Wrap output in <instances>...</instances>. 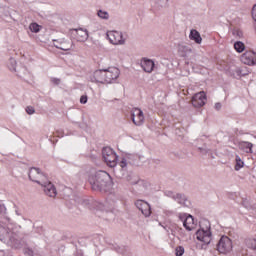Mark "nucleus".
I'll use <instances>...</instances> for the list:
<instances>
[{"label":"nucleus","instance_id":"obj_33","mask_svg":"<svg viewBox=\"0 0 256 256\" xmlns=\"http://www.w3.org/2000/svg\"><path fill=\"white\" fill-rule=\"evenodd\" d=\"M52 83L55 85H59L61 83V80L59 78H52Z\"/></svg>","mask_w":256,"mask_h":256},{"label":"nucleus","instance_id":"obj_29","mask_svg":"<svg viewBox=\"0 0 256 256\" xmlns=\"http://www.w3.org/2000/svg\"><path fill=\"white\" fill-rule=\"evenodd\" d=\"M189 215H187L186 213H179L178 214V218L180 219V221H185L187 219Z\"/></svg>","mask_w":256,"mask_h":256},{"label":"nucleus","instance_id":"obj_11","mask_svg":"<svg viewBox=\"0 0 256 256\" xmlns=\"http://www.w3.org/2000/svg\"><path fill=\"white\" fill-rule=\"evenodd\" d=\"M131 119L134 125L141 127V125L145 123V114L143 113V110L139 108H133L131 111Z\"/></svg>","mask_w":256,"mask_h":256},{"label":"nucleus","instance_id":"obj_37","mask_svg":"<svg viewBox=\"0 0 256 256\" xmlns=\"http://www.w3.org/2000/svg\"><path fill=\"white\" fill-rule=\"evenodd\" d=\"M244 207H246L247 209H249V206L247 205V202L243 203Z\"/></svg>","mask_w":256,"mask_h":256},{"label":"nucleus","instance_id":"obj_5","mask_svg":"<svg viewBox=\"0 0 256 256\" xmlns=\"http://www.w3.org/2000/svg\"><path fill=\"white\" fill-rule=\"evenodd\" d=\"M102 156L103 159L106 163V165H108V167H117V153H115L114 149H111L109 147H105L102 150Z\"/></svg>","mask_w":256,"mask_h":256},{"label":"nucleus","instance_id":"obj_8","mask_svg":"<svg viewBox=\"0 0 256 256\" xmlns=\"http://www.w3.org/2000/svg\"><path fill=\"white\" fill-rule=\"evenodd\" d=\"M165 195L166 197H170V199H174L181 207H191V201L184 194L167 191Z\"/></svg>","mask_w":256,"mask_h":256},{"label":"nucleus","instance_id":"obj_7","mask_svg":"<svg viewBox=\"0 0 256 256\" xmlns=\"http://www.w3.org/2000/svg\"><path fill=\"white\" fill-rule=\"evenodd\" d=\"M28 177H29L30 181H33L34 183H37L38 185H44L45 180L47 179L45 174L43 172H41V170L39 168H35V167L30 168Z\"/></svg>","mask_w":256,"mask_h":256},{"label":"nucleus","instance_id":"obj_20","mask_svg":"<svg viewBox=\"0 0 256 256\" xmlns=\"http://www.w3.org/2000/svg\"><path fill=\"white\" fill-rule=\"evenodd\" d=\"M245 245L256 251V234L245 239Z\"/></svg>","mask_w":256,"mask_h":256},{"label":"nucleus","instance_id":"obj_6","mask_svg":"<svg viewBox=\"0 0 256 256\" xmlns=\"http://www.w3.org/2000/svg\"><path fill=\"white\" fill-rule=\"evenodd\" d=\"M196 238L198 241H201L204 243V245H209L211 243L213 236L211 234V225H207L205 228L201 227L197 232H196Z\"/></svg>","mask_w":256,"mask_h":256},{"label":"nucleus","instance_id":"obj_15","mask_svg":"<svg viewBox=\"0 0 256 256\" xmlns=\"http://www.w3.org/2000/svg\"><path fill=\"white\" fill-rule=\"evenodd\" d=\"M135 206L139 211H141L142 215L145 217H149L151 215V205L143 200H137L135 202Z\"/></svg>","mask_w":256,"mask_h":256},{"label":"nucleus","instance_id":"obj_14","mask_svg":"<svg viewBox=\"0 0 256 256\" xmlns=\"http://www.w3.org/2000/svg\"><path fill=\"white\" fill-rule=\"evenodd\" d=\"M72 35L75 37L76 41L80 43H85V41L89 39V32L83 28L74 29Z\"/></svg>","mask_w":256,"mask_h":256},{"label":"nucleus","instance_id":"obj_26","mask_svg":"<svg viewBox=\"0 0 256 256\" xmlns=\"http://www.w3.org/2000/svg\"><path fill=\"white\" fill-rule=\"evenodd\" d=\"M233 35H234V37H237L238 39H243V31H241V30H234Z\"/></svg>","mask_w":256,"mask_h":256},{"label":"nucleus","instance_id":"obj_9","mask_svg":"<svg viewBox=\"0 0 256 256\" xmlns=\"http://www.w3.org/2000/svg\"><path fill=\"white\" fill-rule=\"evenodd\" d=\"M233 249V242L227 236H222L217 244V251L222 254L231 252Z\"/></svg>","mask_w":256,"mask_h":256},{"label":"nucleus","instance_id":"obj_25","mask_svg":"<svg viewBox=\"0 0 256 256\" xmlns=\"http://www.w3.org/2000/svg\"><path fill=\"white\" fill-rule=\"evenodd\" d=\"M175 255H176V256H183V255H185V247H183V246H177V247L175 248Z\"/></svg>","mask_w":256,"mask_h":256},{"label":"nucleus","instance_id":"obj_34","mask_svg":"<svg viewBox=\"0 0 256 256\" xmlns=\"http://www.w3.org/2000/svg\"><path fill=\"white\" fill-rule=\"evenodd\" d=\"M214 107H215L216 111H220L222 105H221V103H216Z\"/></svg>","mask_w":256,"mask_h":256},{"label":"nucleus","instance_id":"obj_35","mask_svg":"<svg viewBox=\"0 0 256 256\" xmlns=\"http://www.w3.org/2000/svg\"><path fill=\"white\" fill-rule=\"evenodd\" d=\"M6 210L5 205L0 204V213H5Z\"/></svg>","mask_w":256,"mask_h":256},{"label":"nucleus","instance_id":"obj_23","mask_svg":"<svg viewBox=\"0 0 256 256\" xmlns=\"http://www.w3.org/2000/svg\"><path fill=\"white\" fill-rule=\"evenodd\" d=\"M245 163L243 160H241V157L236 156V165H235V171H239L240 169H243Z\"/></svg>","mask_w":256,"mask_h":256},{"label":"nucleus","instance_id":"obj_13","mask_svg":"<svg viewBox=\"0 0 256 256\" xmlns=\"http://www.w3.org/2000/svg\"><path fill=\"white\" fill-rule=\"evenodd\" d=\"M40 185L48 197H57V188H55V185H53V183H51L48 178L44 180V184Z\"/></svg>","mask_w":256,"mask_h":256},{"label":"nucleus","instance_id":"obj_18","mask_svg":"<svg viewBox=\"0 0 256 256\" xmlns=\"http://www.w3.org/2000/svg\"><path fill=\"white\" fill-rule=\"evenodd\" d=\"M189 39L191 41H195L198 45H201L203 38H201V34L199 33V31L193 29L190 31L189 34Z\"/></svg>","mask_w":256,"mask_h":256},{"label":"nucleus","instance_id":"obj_22","mask_svg":"<svg viewBox=\"0 0 256 256\" xmlns=\"http://www.w3.org/2000/svg\"><path fill=\"white\" fill-rule=\"evenodd\" d=\"M234 49L237 53H243V51H245V43L241 41H236L234 43Z\"/></svg>","mask_w":256,"mask_h":256},{"label":"nucleus","instance_id":"obj_32","mask_svg":"<svg viewBox=\"0 0 256 256\" xmlns=\"http://www.w3.org/2000/svg\"><path fill=\"white\" fill-rule=\"evenodd\" d=\"M87 96L86 95H83V96H81L80 97V103L82 104V105H85L86 103H87Z\"/></svg>","mask_w":256,"mask_h":256},{"label":"nucleus","instance_id":"obj_31","mask_svg":"<svg viewBox=\"0 0 256 256\" xmlns=\"http://www.w3.org/2000/svg\"><path fill=\"white\" fill-rule=\"evenodd\" d=\"M10 63L12 65V67L10 68L11 71H15V65H17V61H15V59L11 58Z\"/></svg>","mask_w":256,"mask_h":256},{"label":"nucleus","instance_id":"obj_1","mask_svg":"<svg viewBox=\"0 0 256 256\" xmlns=\"http://www.w3.org/2000/svg\"><path fill=\"white\" fill-rule=\"evenodd\" d=\"M121 75V71L117 67H109L104 70H96L92 76H90V81L92 83H102L103 85H111L115 83L119 76Z\"/></svg>","mask_w":256,"mask_h":256},{"label":"nucleus","instance_id":"obj_38","mask_svg":"<svg viewBox=\"0 0 256 256\" xmlns=\"http://www.w3.org/2000/svg\"><path fill=\"white\" fill-rule=\"evenodd\" d=\"M16 213H17V215H19V212H18V211H16Z\"/></svg>","mask_w":256,"mask_h":256},{"label":"nucleus","instance_id":"obj_28","mask_svg":"<svg viewBox=\"0 0 256 256\" xmlns=\"http://www.w3.org/2000/svg\"><path fill=\"white\" fill-rule=\"evenodd\" d=\"M119 165H120V167L122 169H126L127 168V159L122 158V160L120 161Z\"/></svg>","mask_w":256,"mask_h":256},{"label":"nucleus","instance_id":"obj_16","mask_svg":"<svg viewBox=\"0 0 256 256\" xmlns=\"http://www.w3.org/2000/svg\"><path fill=\"white\" fill-rule=\"evenodd\" d=\"M140 66L145 73H151L155 69V61L149 58H142Z\"/></svg>","mask_w":256,"mask_h":256},{"label":"nucleus","instance_id":"obj_30","mask_svg":"<svg viewBox=\"0 0 256 256\" xmlns=\"http://www.w3.org/2000/svg\"><path fill=\"white\" fill-rule=\"evenodd\" d=\"M56 47L57 49H61L62 51H69L71 49V47L65 46V45L56 46Z\"/></svg>","mask_w":256,"mask_h":256},{"label":"nucleus","instance_id":"obj_17","mask_svg":"<svg viewBox=\"0 0 256 256\" xmlns=\"http://www.w3.org/2000/svg\"><path fill=\"white\" fill-rule=\"evenodd\" d=\"M183 226L185 227L186 231H193L195 229V221L193 216L188 215L183 222Z\"/></svg>","mask_w":256,"mask_h":256},{"label":"nucleus","instance_id":"obj_24","mask_svg":"<svg viewBox=\"0 0 256 256\" xmlns=\"http://www.w3.org/2000/svg\"><path fill=\"white\" fill-rule=\"evenodd\" d=\"M29 29L32 33H39L41 31V25L37 23H31Z\"/></svg>","mask_w":256,"mask_h":256},{"label":"nucleus","instance_id":"obj_27","mask_svg":"<svg viewBox=\"0 0 256 256\" xmlns=\"http://www.w3.org/2000/svg\"><path fill=\"white\" fill-rule=\"evenodd\" d=\"M26 113H27L28 115H34V113H35V108H34L33 106H28V107H26Z\"/></svg>","mask_w":256,"mask_h":256},{"label":"nucleus","instance_id":"obj_4","mask_svg":"<svg viewBox=\"0 0 256 256\" xmlns=\"http://www.w3.org/2000/svg\"><path fill=\"white\" fill-rule=\"evenodd\" d=\"M106 37L111 45H125L127 38L121 31L111 30L106 33Z\"/></svg>","mask_w":256,"mask_h":256},{"label":"nucleus","instance_id":"obj_19","mask_svg":"<svg viewBox=\"0 0 256 256\" xmlns=\"http://www.w3.org/2000/svg\"><path fill=\"white\" fill-rule=\"evenodd\" d=\"M239 148L244 151V153H253V143L251 142H240Z\"/></svg>","mask_w":256,"mask_h":256},{"label":"nucleus","instance_id":"obj_21","mask_svg":"<svg viewBox=\"0 0 256 256\" xmlns=\"http://www.w3.org/2000/svg\"><path fill=\"white\" fill-rule=\"evenodd\" d=\"M97 17H99V19H102L104 21H109V12H107L106 10L103 9H99L96 12Z\"/></svg>","mask_w":256,"mask_h":256},{"label":"nucleus","instance_id":"obj_10","mask_svg":"<svg viewBox=\"0 0 256 256\" xmlns=\"http://www.w3.org/2000/svg\"><path fill=\"white\" fill-rule=\"evenodd\" d=\"M240 61L244 65H248L249 67H255L256 65V52L253 50H247L240 56Z\"/></svg>","mask_w":256,"mask_h":256},{"label":"nucleus","instance_id":"obj_36","mask_svg":"<svg viewBox=\"0 0 256 256\" xmlns=\"http://www.w3.org/2000/svg\"><path fill=\"white\" fill-rule=\"evenodd\" d=\"M159 1H160L161 4L167 5V3H168L169 0H159Z\"/></svg>","mask_w":256,"mask_h":256},{"label":"nucleus","instance_id":"obj_2","mask_svg":"<svg viewBox=\"0 0 256 256\" xmlns=\"http://www.w3.org/2000/svg\"><path fill=\"white\" fill-rule=\"evenodd\" d=\"M0 241L10 249H23V240L12 227L0 226Z\"/></svg>","mask_w":256,"mask_h":256},{"label":"nucleus","instance_id":"obj_12","mask_svg":"<svg viewBox=\"0 0 256 256\" xmlns=\"http://www.w3.org/2000/svg\"><path fill=\"white\" fill-rule=\"evenodd\" d=\"M205 103H207L205 91L198 92L192 97V105L195 108L203 107Z\"/></svg>","mask_w":256,"mask_h":256},{"label":"nucleus","instance_id":"obj_3","mask_svg":"<svg viewBox=\"0 0 256 256\" xmlns=\"http://www.w3.org/2000/svg\"><path fill=\"white\" fill-rule=\"evenodd\" d=\"M89 183L94 191H107L109 187H113L111 175L101 170L89 177Z\"/></svg>","mask_w":256,"mask_h":256}]
</instances>
